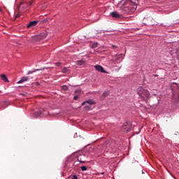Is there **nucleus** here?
<instances>
[{
    "label": "nucleus",
    "mask_w": 179,
    "mask_h": 179,
    "mask_svg": "<svg viewBox=\"0 0 179 179\" xmlns=\"http://www.w3.org/2000/svg\"><path fill=\"white\" fill-rule=\"evenodd\" d=\"M142 174H145V172H143V171H142Z\"/></svg>",
    "instance_id": "obj_25"
},
{
    "label": "nucleus",
    "mask_w": 179,
    "mask_h": 179,
    "mask_svg": "<svg viewBox=\"0 0 179 179\" xmlns=\"http://www.w3.org/2000/svg\"><path fill=\"white\" fill-rule=\"evenodd\" d=\"M156 1H159V0H156Z\"/></svg>",
    "instance_id": "obj_29"
},
{
    "label": "nucleus",
    "mask_w": 179,
    "mask_h": 179,
    "mask_svg": "<svg viewBox=\"0 0 179 179\" xmlns=\"http://www.w3.org/2000/svg\"><path fill=\"white\" fill-rule=\"evenodd\" d=\"M62 89L63 90H68V87H67L66 85H63V86L62 87Z\"/></svg>",
    "instance_id": "obj_16"
},
{
    "label": "nucleus",
    "mask_w": 179,
    "mask_h": 179,
    "mask_svg": "<svg viewBox=\"0 0 179 179\" xmlns=\"http://www.w3.org/2000/svg\"><path fill=\"white\" fill-rule=\"evenodd\" d=\"M83 64H85V61L83 60H80L77 62V65L78 66L83 65Z\"/></svg>",
    "instance_id": "obj_14"
},
{
    "label": "nucleus",
    "mask_w": 179,
    "mask_h": 179,
    "mask_svg": "<svg viewBox=\"0 0 179 179\" xmlns=\"http://www.w3.org/2000/svg\"><path fill=\"white\" fill-rule=\"evenodd\" d=\"M110 15L112 16V17H115V19H121V17H122V15L121 14H118L117 11H113L110 13Z\"/></svg>",
    "instance_id": "obj_5"
},
{
    "label": "nucleus",
    "mask_w": 179,
    "mask_h": 179,
    "mask_svg": "<svg viewBox=\"0 0 179 179\" xmlns=\"http://www.w3.org/2000/svg\"><path fill=\"white\" fill-rule=\"evenodd\" d=\"M61 65V63H56V66H59Z\"/></svg>",
    "instance_id": "obj_22"
},
{
    "label": "nucleus",
    "mask_w": 179,
    "mask_h": 179,
    "mask_svg": "<svg viewBox=\"0 0 179 179\" xmlns=\"http://www.w3.org/2000/svg\"><path fill=\"white\" fill-rule=\"evenodd\" d=\"M85 108H89V106H86Z\"/></svg>",
    "instance_id": "obj_26"
},
{
    "label": "nucleus",
    "mask_w": 179,
    "mask_h": 179,
    "mask_svg": "<svg viewBox=\"0 0 179 179\" xmlns=\"http://www.w3.org/2000/svg\"><path fill=\"white\" fill-rule=\"evenodd\" d=\"M45 37H47V33L43 32L39 35L34 36L33 38L35 41H40V40H43V38H45Z\"/></svg>",
    "instance_id": "obj_3"
},
{
    "label": "nucleus",
    "mask_w": 179,
    "mask_h": 179,
    "mask_svg": "<svg viewBox=\"0 0 179 179\" xmlns=\"http://www.w3.org/2000/svg\"><path fill=\"white\" fill-rule=\"evenodd\" d=\"M94 68L99 72H101L102 73H108V72H107L106 71L104 70V68H103V66H101L99 64L95 65Z\"/></svg>",
    "instance_id": "obj_4"
},
{
    "label": "nucleus",
    "mask_w": 179,
    "mask_h": 179,
    "mask_svg": "<svg viewBox=\"0 0 179 179\" xmlns=\"http://www.w3.org/2000/svg\"><path fill=\"white\" fill-rule=\"evenodd\" d=\"M82 171H86L87 170V167L86 166H81Z\"/></svg>",
    "instance_id": "obj_15"
},
{
    "label": "nucleus",
    "mask_w": 179,
    "mask_h": 179,
    "mask_svg": "<svg viewBox=\"0 0 179 179\" xmlns=\"http://www.w3.org/2000/svg\"><path fill=\"white\" fill-rule=\"evenodd\" d=\"M92 47H93L94 48H96V47H97V43H94V45H92Z\"/></svg>",
    "instance_id": "obj_21"
},
{
    "label": "nucleus",
    "mask_w": 179,
    "mask_h": 179,
    "mask_svg": "<svg viewBox=\"0 0 179 179\" xmlns=\"http://www.w3.org/2000/svg\"><path fill=\"white\" fill-rule=\"evenodd\" d=\"M137 94L140 96L141 99L143 100V101H148L149 99H150V92L148 90H145L142 87H139L137 89Z\"/></svg>",
    "instance_id": "obj_2"
},
{
    "label": "nucleus",
    "mask_w": 179,
    "mask_h": 179,
    "mask_svg": "<svg viewBox=\"0 0 179 179\" xmlns=\"http://www.w3.org/2000/svg\"><path fill=\"white\" fill-rule=\"evenodd\" d=\"M1 78L4 81V82H9V80H8V78L6 77V76L5 74H3L1 76Z\"/></svg>",
    "instance_id": "obj_11"
},
{
    "label": "nucleus",
    "mask_w": 179,
    "mask_h": 179,
    "mask_svg": "<svg viewBox=\"0 0 179 179\" xmlns=\"http://www.w3.org/2000/svg\"><path fill=\"white\" fill-rule=\"evenodd\" d=\"M62 72H63V73H69V72H71V71L68 68L64 67L62 69Z\"/></svg>",
    "instance_id": "obj_13"
},
{
    "label": "nucleus",
    "mask_w": 179,
    "mask_h": 179,
    "mask_svg": "<svg viewBox=\"0 0 179 179\" xmlns=\"http://www.w3.org/2000/svg\"><path fill=\"white\" fill-rule=\"evenodd\" d=\"M72 179H78V176L76 175H74L73 176Z\"/></svg>",
    "instance_id": "obj_20"
},
{
    "label": "nucleus",
    "mask_w": 179,
    "mask_h": 179,
    "mask_svg": "<svg viewBox=\"0 0 179 179\" xmlns=\"http://www.w3.org/2000/svg\"><path fill=\"white\" fill-rule=\"evenodd\" d=\"M41 114H43V111H39V112H35L34 113V117H40V115H41Z\"/></svg>",
    "instance_id": "obj_12"
},
{
    "label": "nucleus",
    "mask_w": 179,
    "mask_h": 179,
    "mask_svg": "<svg viewBox=\"0 0 179 179\" xmlns=\"http://www.w3.org/2000/svg\"><path fill=\"white\" fill-rule=\"evenodd\" d=\"M78 162H79L80 163H86V161H82L80 160L79 159H78Z\"/></svg>",
    "instance_id": "obj_18"
},
{
    "label": "nucleus",
    "mask_w": 179,
    "mask_h": 179,
    "mask_svg": "<svg viewBox=\"0 0 179 179\" xmlns=\"http://www.w3.org/2000/svg\"><path fill=\"white\" fill-rule=\"evenodd\" d=\"M37 23H38V21H31L27 25V29H30V27H34V26H36L37 24Z\"/></svg>",
    "instance_id": "obj_7"
},
{
    "label": "nucleus",
    "mask_w": 179,
    "mask_h": 179,
    "mask_svg": "<svg viewBox=\"0 0 179 179\" xmlns=\"http://www.w3.org/2000/svg\"><path fill=\"white\" fill-rule=\"evenodd\" d=\"M129 131H131V129H128L127 130V132H129Z\"/></svg>",
    "instance_id": "obj_23"
},
{
    "label": "nucleus",
    "mask_w": 179,
    "mask_h": 179,
    "mask_svg": "<svg viewBox=\"0 0 179 179\" xmlns=\"http://www.w3.org/2000/svg\"><path fill=\"white\" fill-rule=\"evenodd\" d=\"M75 100H78V99H79V96H75L74 98H73Z\"/></svg>",
    "instance_id": "obj_19"
},
{
    "label": "nucleus",
    "mask_w": 179,
    "mask_h": 179,
    "mask_svg": "<svg viewBox=\"0 0 179 179\" xmlns=\"http://www.w3.org/2000/svg\"><path fill=\"white\" fill-rule=\"evenodd\" d=\"M94 103H95L94 101H93V100H89V101H85V102H83V106H85V104H90V106H92V105H93V104H94Z\"/></svg>",
    "instance_id": "obj_9"
},
{
    "label": "nucleus",
    "mask_w": 179,
    "mask_h": 179,
    "mask_svg": "<svg viewBox=\"0 0 179 179\" xmlns=\"http://www.w3.org/2000/svg\"><path fill=\"white\" fill-rule=\"evenodd\" d=\"M123 57H124V55L122 54L115 55L113 57V61H115V62H117V61H120V59H121V58H122Z\"/></svg>",
    "instance_id": "obj_6"
},
{
    "label": "nucleus",
    "mask_w": 179,
    "mask_h": 179,
    "mask_svg": "<svg viewBox=\"0 0 179 179\" xmlns=\"http://www.w3.org/2000/svg\"><path fill=\"white\" fill-rule=\"evenodd\" d=\"M0 12H2V9L0 8Z\"/></svg>",
    "instance_id": "obj_27"
},
{
    "label": "nucleus",
    "mask_w": 179,
    "mask_h": 179,
    "mask_svg": "<svg viewBox=\"0 0 179 179\" xmlns=\"http://www.w3.org/2000/svg\"><path fill=\"white\" fill-rule=\"evenodd\" d=\"M109 92H104L103 94L101 96V100H104L107 96H108Z\"/></svg>",
    "instance_id": "obj_10"
},
{
    "label": "nucleus",
    "mask_w": 179,
    "mask_h": 179,
    "mask_svg": "<svg viewBox=\"0 0 179 179\" xmlns=\"http://www.w3.org/2000/svg\"><path fill=\"white\" fill-rule=\"evenodd\" d=\"M16 17H19V15H16Z\"/></svg>",
    "instance_id": "obj_24"
},
{
    "label": "nucleus",
    "mask_w": 179,
    "mask_h": 179,
    "mask_svg": "<svg viewBox=\"0 0 179 179\" xmlns=\"http://www.w3.org/2000/svg\"><path fill=\"white\" fill-rule=\"evenodd\" d=\"M27 80H30L29 77H22L17 83H23L24 82H27Z\"/></svg>",
    "instance_id": "obj_8"
},
{
    "label": "nucleus",
    "mask_w": 179,
    "mask_h": 179,
    "mask_svg": "<svg viewBox=\"0 0 179 179\" xmlns=\"http://www.w3.org/2000/svg\"><path fill=\"white\" fill-rule=\"evenodd\" d=\"M120 3L122 5L121 10L123 12L125 13H131L136 10L139 1L138 0H122Z\"/></svg>",
    "instance_id": "obj_1"
},
{
    "label": "nucleus",
    "mask_w": 179,
    "mask_h": 179,
    "mask_svg": "<svg viewBox=\"0 0 179 179\" xmlns=\"http://www.w3.org/2000/svg\"><path fill=\"white\" fill-rule=\"evenodd\" d=\"M36 71H41V69H36L34 71H29L27 75H30V73H33L34 72H36Z\"/></svg>",
    "instance_id": "obj_17"
},
{
    "label": "nucleus",
    "mask_w": 179,
    "mask_h": 179,
    "mask_svg": "<svg viewBox=\"0 0 179 179\" xmlns=\"http://www.w3.org/2000/svg\"><path fill=\"white\" fill-rule=\"evenodd\" d=\"M123 129H127V128H125V127H123Z\"/></svg>",
    "instance_id": "obj_28"
}]
</instances>
